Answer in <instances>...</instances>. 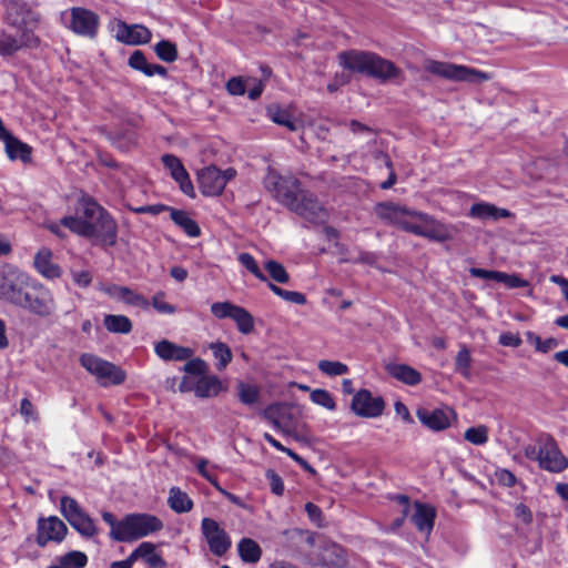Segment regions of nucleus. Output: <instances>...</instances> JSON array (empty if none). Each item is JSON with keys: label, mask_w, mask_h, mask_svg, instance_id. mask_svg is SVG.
<instances>
[{"label": "nucleus", "mask_w": 568, "mask_h": 568, "mask_svg": "<svg viewBox=\"0 0 568 568\" xmlns=\"http://www.w3.org/2000/svg\"><path fill=\"white\" fill-rule=\"evenodd\" d=\"M374 211L384 223L436 242L449 241L455 233L453 225L444 224L427 213L398 203L382 202L375 205Z\"/></svg>", "instance_id": "obj_1"}, {"label": "nucleus", "mask_w": 568, "mask_h": 568, "mask_svg": "<svg viewBox=\"0 0 568 568\" xmlns=\"http://www.w3.org/2000/svg\"><path fill=\"white\" fill-rule=\"evenodd\" d=\"M338 60L345 69L365 73L382 81L396 79L402 73L393 62L373 52L343 51L338 54Z\"/></svg>", "instance_id": "obj_2"}, {"label": "nucleus", "mask_w": 568, "mask_h": 568, "mask_svg": "<svg viewBox=\"0 0 568 568\" xmlns=\"http://www.w3.org/2000/svg\"><path fill=\"white\" fill-rule=\"evenodd\" d=\"M85 223L93 229L94 239L105 245H113L116 239V224L114 220L92 200H83L79 211Z\"/></svg>", "instance_id": "obj_3"}, {"label": "nucleus", "mask_w": 568, "mask_h": 568, "mask_svg": "<svg viewBox=\"0 0 568 568\" xmlns=\"http://www.w3.org/2000/svg\"><path fill=\"white\" fill-rule=\"evenodd\" d=\"M32 280L21 270L7 266L0 272V301L20 307Z\"/></svg>", "instance_id": "obj_4"}, {"label": "nucleus", "mask_w": 568, "mask_h": 568, "mask_svg": "<svg viewBox=\"0 0 568 568\" xmlns=\"http://www.w3.org/2000/svg\"><path fill=\"white\" fill-rule=\"evenodd\" d=\"M120 528L119 541L130 542L161 530L163 523L154 515L129 514L122 518Z\"/></svg>", "instance_id": "obj_5"}, {"label": "nucleus", "mask_w": 568, "mask_h": 568, "mask_svg": "<svg viewBox=\"0 0 568 568\" xmlns=\"http://www.w3.org/2000/svg\"><path fill=\"white\" fill-rule=\"evenodd\" d=\"M20 308L41 318H49L57 314L58 306L52 291L42 283L32 281Z\"/></svg>", "instance_id": "obj_6"}, {"label": "nucleus", "mask_w": 568, "mask_h": 568, "mask_svg": "<svg viewBox=\"0 0 568 568\" xmlns=\"http://www.w3.org/2000/svg\"><path fill=\"white\" fill-rule=\"evenodd\" d=\"M424 68L427 72L450 81L477 83L490 79V77L483 71L449 62L427 60L425 61Z\"/></svg>", "instance_id": "obj_7"}, {"label": "nucleus", "mask_w": 568, "mask_h": 568, "mask_svg": "<svg viewBox=\"0 0 568 568\" xmlns=\"http://www.w3.org/2000/svg\"><path fill=\"white\" fill-rule=\"evenodd\" d=\"M265 189L273 197L286 207L293 204V200L300 194V182L293 175H281L273 169H268L264 178Z\"/></svg>", "instance_id": "obj_8"}, {"label": "nucleus", "mask_w": 568, "mask_h": 568, "mask_svg": "<svg viewBox=\"0 0 568 568\" xmlns=\"http://www.w3.org/2000/svg\"><path fill=\"white\" fill-rule=\"evenodd\" d=\"M310 561L314 566L343 568L347 565V554L338 544L321 538L310 555Z\"/></svg>", "instance_id": "obj_9"}, {"label": "nucleus", "mask_w": 568, "mask_h": 568, "mask_svg": "<svg viewBox=\"0 0 568 568\" xmlns=\"http://www.w3.org/2000/svg\"><path fill=\"white\" fill-rule=\"evenodd\" d=\"M60 511L80 535L92 537L97 534L93 519L81 508L74 498L62 496L60 500Z\"/></svg>", "instance_id": "obj_10"}, {"label": "nucleus", "mask_w": 568, "mask_h": 568, "mask_svg": "<svg viewBox=\"0 0 568 568\" xmlns=\"http://www.w3.org/2000/svg\"><path fill=\"white\" fill-rule=\"evenodd\" d=\"M80 362L89 373L97 376L102 385H119L125 379V373L120 367L95 355L83 354Z\"/></svg>", "instance_id": "obj_11"}, {"label": "nucleus", "mask_w": 568, "mask_h": 568, "mask_svg": "<svg viewBox=\"0 0 568 568\" xmlns=\"http://www.w3.org/2000/svg\"><path fill=\"white\" fill-rule=\"evenodd\" d=\"M236 171L229 168L221 171L215 165L206 166L197 171V182L201 192L207 196L220 195L225 189L227 182L234 179Z\"/></svg>", "instance_id": "obj_12"}, {"label": "nucleus", "mask_w": 568, "mask_h": 568, "mask_svg": "<svg viewBox=\"0 0 568 568\" xmlns=\"http://www.w3.org/2000/svg\"><path fill=\"white\" fill-rule=\"evenodd\" d=\"M537 460L542 469L550 473H560L568 467V459L562 455L555 439L548 435L538 439Z\"/></svg>", "instance_id": "obj_13"}, {"label": "nucleus", "mask_w": 568, "mask_h": 568, "mask_svg": "<svg viewBox=\"0 0 568 568\" xmlns=\"http://www.w3.org/2000/svg\"><path fill=\"white\" fill-rule=\"evenodd\" d=\"M288 209L315 224L324 223L328 219V211L307 191H301Z\"/></svg>", "instance_id": "obj_14"}, {"label": "nucleus", "mask_w": 568, "mask_h": 568, "mask_svg": "<svg viewBox=\"0 0 568 568\" xmlns=\"http://www.w3.org/2000/svg\"><path fill=\"white\" fill-rule=\"evenodd\" d=\"M262 417L281 434L285 436L296 435L297 420L290 406L283 404L270 405L262 412Z\"/></svg>", "instance_id": "obj_15"}, {"label": "nucleus", "mask_w": 568, "mask_h": 568, "mask_svg": "<svg viewBox=\"0 0 568 568\" xmlns=\"http://www.w3.org/2000/svg\"><path fill=\"white\" fill-rule=\"evenodd\" d=\"M211 313L220 320L232 318L237 329L243 334H248L254 328L253 316L243 307L230 302H216L211 305Z\"/></svg>", "instance_id": "obj_16"}, {"label": "nucleus", "mask_w": 568, "mask_h": 568, "mask_svg": "<svg viewBox=\"0 0 568 568\" xmlns=\"http://www.w3.org/2000/svg\"><path fill=\"white\" fill-rule=\"evenodd\" d=\"M201 531L204 536L211 552L215 556H223L232 546L229 534L212 518H203Z\"/></svg>", "instance_id": "obj_17"}, {"label": "nucleus", "mask_w": 568, "mask_h": 568, "mask_svg": "<svg viewBox=\"0 0 568 568\" xmlns=\"http://www.w3.org/2000/svg\"><path fill=\"white\" fill-rule=\"evenodd\" d=\"M351 408L357 416L376 418L383 414L385 403L381 396H373L369 390L361 389L354 395Z\"/></svg>", "instance_id": "obj_18"}, {"label": "nucleus", "mask_w": 568, "mask_h": 568, "mask_svg": "<svg viewBox=\"0 0 568 568\" xmlns=\"http://www.w3.org/2000/svg\"><path fill=\"white\" fill-rule=\"evenodd\" d=\"M37 530V544L40 547L49 541L61 542L68 532L65 524L57 516L40 518Z\"/></svg>", "instance_id": "obj_19"}, {"label": "nucleus", "mask_w": 568, "mask_h": 568, "mask_svg": "<svg viewBox=\"0 0 568 568\" xmlns=\"http://www.w3.org/2000/svg\"><path fill=\"white\" fill-rule=\"evenodd\" d=\"M69 28L77 34L93 38L99 27V17L84 8H72Z\"/></svg>", "instance_id": "obj_20"}, {"label": "nucleus", "mask_w": 568, "mask_h": 568, "mask_svg": "<svg viewBox=\"0 0 568 568\" xmlns=\"http://www.w3.org/2000/svg\"><path fill=\"white\" fill-rule=\"evenodd\" d=\"M7 21L19 29L31 31V27L38 21L37 14L26 3L10 0L6 4Z\"/></svg>", "instance_id": "obj_21"}, {"label": "nucleus", "mask_w": 568, "mask_h": 568, "mask_svg": "<svg viewBox=\"0 0 568 568\" xmlns=\"http://www.w3.org/2000/svg\"><path fill=\"white\" fill-rule=\"evenodd\" d=\"M115 38L126 44L139 45L151 41V31L142 24H126L119 21L115 27Z\"/></svg>", "instance_id": "obj_22"}, {"label": "nucleus", "mask_w": 568, "mask_h": 568, "mask_svg": "<svg viewBox=\"0 0 568 568\" xmlns=\"http://www.w3.org/2000/svg\"><path fill=\"white\" fill-rule=\"evenodd\" d=\"M162 162L164 168L170 171L172 179L180 184L181 191L186 195L193 196V184L180 159L172 154H165L162 156Z\"/></svg>", "instance_id": "obj_23"}, {"label": "nucleus", "mask_w": 568, "mask_h": 568, "mask_svg": "<svg viewBox=\"0 0 568 568\" xmlns=\"http://www.w3.org/2000/svg\"><path fill=\"white\" fill-rule=\"evenodd\" d=\"M453 412L448 409H426L417 410L419 422L432 430H443L450 425Z\"/></svg>", "instance_id": "obj_24"}, {"label": "nucleus", "mask_w": 568, "mask_h": 568, "mask_svg": "<svg viewBox=\"0 0 568 568\" xmlns=\"http://www.w3.org/2000/svg\"><path fill=\"white\" fill-rule=\"evenodd\" d=\"M154 353L165 362L176 361L182 362L193 356V349L180 346L169 339H162L154 344Z\"/></svg>", "instance_id": "obj_25"}, {"label": "nucleus", "mask_w": 568, "mask_h": 568, "mask_svg": "<svg viewBox=\"0 0 568 568\" xmlns=\"http://www.w3.org/2000/svg\"><path fill=\"white\" fill-rule=\"evenodd\" d=\"M38 39L31 31L22 30L21 34L16 37L11 34H3L0 38V54L10 55L23 47H36Z\"/></svg>", "instance_id": "obj_26"}, {"label": "nucleus", "mask_w": 568, "mask_h": 568, "mask_svg": "<svg viewBox=\"0 0 568 568\" xmlns=\"http://www.w3.org/2000/svg\"><path fill=\"white\" fill-rule=\"evenodd\" d=\"M33 265L37 272L45 278H59L62 274L61 267L53 262V253L48 247L40 248L34 255Z\"/></svg>", "instance_id": "obj_27"}, {"label": "nucleus", "mask_w": 568, "mask_h": 568, "mask_svg": "<svg viewBox=\"0 0 568 568\" xmlns=\"http://www.w3.org/2000/svg\"><path fill=\"white\" fill-rule=\"evenodd\" d=\"M511 213L506 209L497 207L491 203L480 202L471 205L468 216L481 221H497L509 217Z\"/></svg>", "instance_id": "obj_28"}, {"label": "nucleus", "mask_w": 568, "mask_h": 568, "mask_svg": "<svg viewBox=\"0 0 568 568\" xmlns=\"http://www.w3.org/2000/svg\"><path fill=\"white\" fill-rule=\"evenodd\" d=\"M222 389V382L215 375L204 374L195 382V396L200 398L215 397Z\"/></svg>", "instance_id": "obj_29"}, {"label": "nucleus", "mask_w": 568, "mask_h": 568, "mask_svg": "<svg viewBox=\"0 0 568 568\" xmlns=\"http://www.w3.org/2000/svg\"><path fill=\"white\" fill-rule=\"evenodd\" d=\"M4 142L6 153L10 160L30 161L31 148L14 138L10 132L1 139Z\"/></svg>", "instance_id": "obj_30"}, {"label": "nucleus", "mask_w": 568, "mask_h": 568, "mask_svg": "<svg viewBox=\"0 0 568 568\" xmlns=\"http://www.w3.org/2000/svg\"><path fill=\"white\" fill-rule=\"evenodd\" d=\"M129 65L142 72L146 77H153L155 74L165 77L166 69L160 64H152L146 61L144 53L140 50H135L129 58Z\"/></svg>", "instance_id": "obj_31"}, {"label": "nucleus", "mask_w": 568, "mask_h": 568, "mask_svg": "<svg viewBox=\"0 0 568 568\" xmlns=\"http://www.w3.org/2000/svg\"><path fill=\"white\" fill-rule=\"evenodd\" d=\"M143 559L151 568H164L166 566L163 558L155 551L152 542L144 541L131 552V559Z\"/></svg>", "instance_id": "obj_32"}, {"label": "nucleus", "mask_w": 568, "mask_h": 568, "mask_svg": "<svg viewBox=\"0 0 568 568\" xmlns=\"http://www.w3.org/2000/svg\"><path fill=\"white\" fill-rule=\"evenodd\" d=\"M435 511L430 506L416 504L412 521L422 532L429 534L434 526Z\"/></svg>", "instance_id": "obj_33"}, {"label": "nucleus", "mask_w": 568, "mask_h": 568, "mask_svg": "<svg viewBox=\"0 0 568 568\" xmlns=\"http://www.w3.org/2000/svg\"><path fill=\"white\" fill-rule=\"evenodd\" d=\"M386 369L390 376L410 386L422 381V375L406 364H388Z\"/></svg>", "instance_id": "obj_34"}, {"label": "nucleus", "mask_w": 568, "mask_h": 568, "mask_svg": "<svg viewBox=\"0 0 568 568\" xmlns=\"http://www.w3.org/2000/svg\"><path fill=\"white\" fill-rule=\"evenodd\" d=\"M88 564V556L79 550L69 551L55 558L48 568H84Z\"/></svg>", "instance_id": "obj_35"}, {"label": "nucleus", "mask_w": 568, "mask_h": 568, "mask_svg": "<svg viewBox=\"0 0 568 568\" xmlns=\"http://www.w3.org/2000/svg\"><path fill=\"white\" fill-rule=\"evenodd\" d=\"M168 505L173 511L183 514L192 509L193 501L187 494L182 491L179 487H172L169 491Z\"/></svg>", "instance_id": "obj_36"}, {"label": "nucleus", "mask_w": 568, "mask_h": 568, "mask_svg": "<svg viewBox=\"0 0 568 568\" xmlns=\"http://www.w3.org/2000/svg\"><path fill=\"white\" fill-rule=\"evenodd\" d=\"M172 221L179 225L189 236L196 237L201 231L197 223L182 210L169 207Z\"/></svg>", "instance_id": "obj_37"}, {"label": "nucleus", "mask_w": 568, "mask_h": 568, "mask_svg": "<svg viewBox=\"0 0 568 568\" xmlns=\"http://www.w3.org/2000/svg\"><path fill=\"white\" fill-rule=\"evenodd\" d=\"M237 549L239 555L244 562L255 564L261 559V547L251 538H243L239 542Z\"/></svg>", "instance_id": "obj_38"}, {"label": "nucleus", "mask_w": 568, "mask_h": 568, "mask_svg": "<svg viewBox=\"0 0 568 568\" xmlns=\"http://www.w3.org/2000/svg\"><path fill=\"white\" fill-rule=\"evenodd\" d=\"M268 118L276 124L287 128L290 131L297 130L295 119L284 109L277 104H272L267 108Z\"/></svg>", "instance_id": "obj_39"}, {"label": "nucleus", "mask_w": 568, "mask_h": 568, "mask_svg": "<svg viewBox=\"0 0 568 568\" xmlns=\"http://www.w3.org/2000/svg\"><path fill=\"white\" fill-rule=\"evenodd\" d=\"M61 225L68 227L71 232L87 237H94V231L83 220L81 213L79 216H64L61 220Z\"/></svg>", "instance_id": "obj_40"}, {"label": "nucleus", "mask_w": 568, "mask_h": 568, "mask_svg": "<svg viewBox=\"0 0 568 568\" xmlns=\"http://www.w3.org/2000/svg\"><path fill=\"white\" fill-rule=\"evenodd\" d=\"M103 323L111 333L128 334L132 331V322L124 315H105Z\"/></svg>", "instance_id": "obj_41"}, {"label": "nucleus", "mask_w": 568, "mask_h": 568, "mask_svg": "<svg viewBox=\"0 0 568 568\" xmlns=\"http://www.w3.org/2000/svg\"><path fill=\"white\" fill-rule=\"evenodd\" d=\"M210 349L216 361L215 367L217 371H223L232 361L233 355L231 348L222 342L210 344Z\"/></svg>", "instance_id": "obj_42"}, {"label": "nucleus", "mask_w": 568, "mask_h": 568, "mask_svg": "<svg viewBox=\"0 0 568 568\" xmlns=\"http://www.w3.org/2000/svg\"><path fill=\"white\" fill-rule=\"evenodd\" d=\"M471 365V355L467 346H460L456 358H455V371L460 374L463 377L469 379L471 377L470 373Z\"/></svg>", "instance_id": "obj_43"}, {"label": "nucleus", "mask_w": 568, "mask_h": 568, "mask_svg": "<svg viewBox=\"0 0 568 568\" xmlns=\"http://www.w3.org/2000/svg\"><path fill=\"white\" fill-rule=\"evenodd\" d=\"M236 387L242 404L250 406L258 402L260 389L256 385L240 382Z\"/></svg>", "instance_id": "obj_44"}, {"label": "nucleus", "mask_w": 568, "mask_h": 568, "mask_svg": "<svg viewBox=\"0 0 568 568\" xmlns=\"http://www.w3.org/2000/svg\"><path fill=\"white\" fill-rule=\"evenodd\" d=\"M154 51L158 58L164 62L171 63L178 59L176 45L169 40L158 42L154 45Z\"/></svg>", "instance_id": "obj_45"}, {"label": "nucleus", "mask_w": 568, "mask_h": 568, "mask_svg": "<svg viewBox=\"0 0 568 568\" xmlns=\"http://www.w3.org/2000/svg\"><path fill=\"white\" fill-rule=\"evenodd\" d=\"M526 341L534 345L537 352L548 353L558 346V341L554 337L541 339V337L534 332H526Z\"/></svg>", "instance_id": "obj_46"}, {"label": "nucleus", "mask_w": 568, "mask_h": 568, "mask_svg": "<svg viewBox=\"0 0 568 568\" xmlns=\"http://www.w3.org/2000/svg\"><path fill=\"white\" fill-rule=\"evenodd\" d=\"M464 438L474 445H484L488 442V428L484 425L469 427L465 430Z\"/></svg>", "instance_id": "obj_47"}, {"label": "nucleus", "mask_w": 568, "mask_h": 568, "mask_svg": "<svg viewBox=\"0 0 568 568\" xmlns=\"http://www.w3.org/2000/svg\"><path fill=\"white\" fill-rule=\"evenodd\" d=\"M317 367L322 373L328 376H341L348 372L347 365L336 361H320Z\"/></svg>", "instance_id": "obj_48"}, {"label": "nucleus", "mask_w": 568, "mask_h": 568, "mask_svg": "<svg viewBox=\"0 0 568 568\" xmlns=\"http://www.w3.org/2000/svg\"><path fill=\"white\" fill-rule=\"evenodd\" d=\"M268 287L275 295L280 296L284 301L297 305H303L306 303L305 296L300 292L283 290L273 283H268Z\"/></svg>", "instance_id": "obj_49"}, {"label": "nucleus", "mask_w": 568, "mask_h": 568, "mask_svg": "<svg viewBox=\"0 0 568 568\" xmlns=\"http://www.w3.org/2000/svg\"><path fill=\"white\" fill-rule=\"evenodd\" d=\"M310 397L314 404L320 405L328 410H334L336 408V404H335L333 396L331 395L329 392H327L325 389H322V388L314 389L311 393Z\"/></svg>", "instance_id": "obj_50"}, {"label": "nucleus", "mask_w": 568, "mask_h": 568, "mask_svg": "<svg viewBox=\"0 0 568 568\" xmlns=\"http://www.w3.org/2000/svg\"><path fill=\"white\" fill-rule=\"evenodd\" d=\"M265 270L268 272L272 280L277 283L284 284L290 280V276L284 266L274 260H270L265 263Z\"/></svg>", "instance_id": "obj_51"}, {"label": "nucleus", "mask_w": 568, "mask_h": 568, "mask_svg": "<svg viewBox=\"0 0 568 568\" xmlns=\"http://www.w3.org/2000/svg\"><path fill=\"white\" fill-rule=\"evenodd\" d=\"M239 262L260 281H267L266 276L262 273L261 268L258 267L255 258L250 253H241L239 255Z\"/></svg>", "instance_id": "obj_52"}, {"label": "nucleus", "mask_w": 568, "mask_h": 568, "mask_svg": "<svg viewBox=\"0 0 568 568\" xmlns=\"http://www.w3.org/2000/svg\"><path fill=\"white\" fill-rule=\"evenodd\" d=\"M207 369V364L201 358H189V361L183 366V371L186 374L197 375L200 377L206 374Z\"/></svg>", "instance_id": "obj_53"}, {"label": "nucleus", "mask_w": 568, "mask_h": 568, "mask_svg": "<svg viewBox=\"0 0 568 568\" xmlns=\"http://www.w3.org/2000/svg\"><path fill=\"white\" fill-rule=\"evenodd\" d=\"M121 301L125 302L129 305L138 306L142 308H146L150 303L142 295L134 293L129 287H125V292H122Z\"/></svg>", "instance_id": "obj_54"}, {"label": "nucleus", "mask_w": 568, "mask_h": 568, "mask_svg": "<svg viewBox=\"0 0 568 568\" xmlns=\"http://www.w3.org/2000/svg\"><path fill=\"white\" fill-rule=\"evenodd\" d=\"M165 294L163 292L156 293L152 297V306L162 314H174L176 312V307L172 304H169L164 301Z\"/></svg>", "instance_id": "obj_55"}, {"label": "nucleus", "mask_w": 568, "mask_h": 568, "mask_svg": "<svg viewBox=\"0 0 568 568\" xmlns=\"http://www.w3.org/2000/svg\"><path fill=\"white\" fill-rule=\"evenodd\" d=\"M499 283H504L509 288H517V287H527L529 286L528 281L521 278L520 276L516 274H507L504 272H500V276L498 280Z\"/></svg>", "instance_id": "obj_56"}, {"label": "nucleus", "mask_w": 568, "mask_h": 568, "mask_svg": "<svg viewBox=\"0 0 568 568\" xmlns=\"http://www.w3.org/2000/svg\"><path fill=\"white\" fill-rule=\"evenodd\" d=\"M265 476L270 483V487L273 494L281 496L284 493V483L278 474L273 469H267Z\"/></svg>", "instance_id": "obj_57"}, {"label": "nucleus", "mask_w": 568, "mask_h": 568, "mask_svg": "<svg viewBox=\"0 0 568 568\" xmlns=\"http://www.w3.org/2000/svg\"><path fill=\"white\" fill-rule=\"evenodd\" d=\"M102 519L110 526V538L119 541V531L120 527L122 525V519L116 520L115 516L110 511H103L102 513Z\"/></svg>", "instance_id": "obj_58"}, {"label": "nucleus", "mask_w": 568, "mask_h": 568, "mask_svg": "<svg viewBox=\"0 0 568 568\" xmlns=\"http://www.w3.org/2000/svg\"><path fill=\"white\" fill-rule=\"evenodd\" d=\"M71 276L79 287H88L92 282L91 273L87 270H71Z\"/></svg>", "instance_id": "obj_59"}, {"label": "nucleus", "mask_w": 568, "mask_h": 568, "mask_svg": "<svg viewBox=\"0 0 568 568\" xmlns=\"http://www.w3.org/2000/svg\"><path fill=\"white\" fill-rule=\"evenodd\" d=\"M515 517L521 523L529 525L532 521V513L525 504H517L514 508Z\"/></svg>", "instance_id": "obj_60"}, {"label": "nucleus", "mask_w": 568, "mask_h": 568, "mask_svg": "<svg viewBox=\"0 0 568 568\" xmlns=\"http://www.w3.org/2000/svg\"><path fill=\"white\" fill-rule=\"evenodd\" d=\"M469 273L474 277H479L484 280H491L498 282L500 272L499 271H490L485 268L471 267Z\"/></svg>", "instance_id": "obj_61"}, {"label": "nucleus", "mask_w": 568, "mask_h": 568, "mask_svg": "<svg viewBox=\"0 0 568 568\" xmlns=\"http://www.w3.org/2000/svg\"><path fill=\"white\" fill-rule=\"evenodd\" d=\"M226 90L232 95H243L245 93V84L241 78H232L226 83Z\"/></svg>", "instance_id": "obj_62"}, {"label": "nucleus", "mask_w": 568, "mask_h": 568, "mask_svg": "<svg viewBox=\"0 0 568 568\" xmlns=\"http://www.w3.org/2000/svg\"><path fill=\"white\" fill-rule=\"evenodd\" d=\"M499 344L508 347H519L521 345V338L517 334L507 332L500 334Z\"/></svg>", "instance_id": "obj_63"}, {"label": "nucleus", "mask_w": 568, "mask_h": 568, "mask_svg": "<svg viewBox=\"0 0 568 568\" xmlns=\"http://www.w3.org/2000/svg\"><path fill=\"white\" fill-rule=\"evenodd\" d=\"M496 477L498 483L506 487H513L516 484L515 475L507 469H499L496 471Z\"/></svg>", "instance_id": "obj_64"}]
</instances>
